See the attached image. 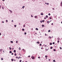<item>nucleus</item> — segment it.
Masks as SVG:
<instances>
[{"label":"nucleus","mask_w":62,"mask_h":62,"mask_svg":"<svg viewBox=\"0 0 62 62\" xmlns=\"http://www.w3.org/2000/svg\"><path fill=\"white\" fill-rule=\"evenodd\" d=\"M2 9H4V8L3 7H2Z\"/></svg>","instance_id":"33"},{"label":"nucleus","mask_w":62,"mask_h":62,"mask_svg":"<svg viewBox=\"0 0 62 62\" xmlns=\"http://www.w3.org/2000/svg\"><path fill=\"white\" fill-rule=\"evenodd\" d=\"M44 21H45V20H43L42 21V22H43V23H44Z\"/></svg>","instance_id":"29"},{"label":"nucleus","mask_w":62,"mask_h":62,"mask_svg":"<svg viewBox=\"0 0 62 62\" xmlns=\"http://www.w3.org/2000/svg\"><path fill=\"white\" fill-rule=\"evenodd\" d=\"M23 26L24 27H25V25H23Z\"/></svg>","instance_id":"21"},{"label":"nucleus","mask_w":62,"mask_h":62,"mask_svg":"<svg viewBox=\"0 0 62 62\" xmlns=\"http://www.w3.org/2000/svg\"><path fill=\"white\" fill-rule=\"evenodd\" d=\"M2 51V49H0V52H1Z\"/></svg>","instance_id":"22"},{"label":"nucleus","mask_w":62,"mask_h":62,"mask_svg":"<svg viewBox=\"0 0 62 62\" xmlns=\"http://www.w3.org/2000/svg\"><path fill=\"white\" fill-rule=\"evenodd\" d=\"M47 23H50V22L49 21H47Z\"/></svg>","instance_id":"20"},{"label":"nucleus","mask_w":62,"mask_h":62,"mask_svg":"<svg viewBox=\"0 0 62 62\" xmlns=\"http://www.w3.org/2000/svg\"><path fill=\"white\" fill-rule=\"evenodd\" d=\"M53 51L54 52H55V51H56V50H55V49H54L53 50Z\"/></svg>","instance_id":"17"},{"label":"nucleus","mask_w":62,"mask_h":62,"mask_svg":"<svg viewBox=\"0 0 62 62\" xmlns=\"http://www.w3.org/2000/svg\"><path fill=\"white\" fill-rule=\"evenodd\" d=\"M9 48L10 49L9 50H11V48H10V47H9Z\"/></svg>","instance_id":"37"},{"label":"nucleus","mask_w":62,"mask_h":62,"mask_svg":"<svg viewBox=\"0 0 62 62\" xmlns=\"http://www.w3.org/2000/svg\"><path fill=\"white\" fill-rule=\"evenodd\" d=\"M43 47H41V49H43Z\"/></svg>","instance_id":"58"},{"label":"nucleus","mask_w":62,"mask_h":62,"mask_svg":"<svg viewBox=\"0 0 62 62\" xmlns=\"http://www.w3.org/2000/svg\"><path fill=\"white\" fill-rule=\"evenodd\" d=\"M35 30H37V31L38 30V28H36L35 29Z\"/></svg>","instance_id":"12"},{"label":"nucleus","mask_w":62,"mask_h":62,"mask_svg":"<svg viewBox=\"0 0 62 62\" xmlns=\"http://www.w3.org/2000/svg\"><path fill=\"white\" fill-rule=\"evenodd\" d=\"M15 56H16V55H16V53H15Z\"/></svg>","instance_id":"32"},{"label":"nucleus","mask_w":62,"mask_h":62,"mask_svg":"<svg viewBox=\"0 0 62 62\" xmlns=\"http://www.w3.org/2000/svg\"><path fill=\"white\" fill-rule=\"evenodd\" d=\"M59 40L58 41L57 43H59Z\"/></svg>","instance_id":"42"},{"label":"nucleus","mask_w":62,"mask_h":62,"mask_svg":"<svg viewBox=\"0 0 62 62\" xmlns=\"http://www.w3.org/2000/svg\"><path fill=\"white\" fill-rule=\"evenodd\" d=\"M10 42H11V43H13V41H10Z\"/></svg>","instance_id":"23"},{"label":"nucleus","mask_w":62,"mask_h":62,"mask_svg":"<svg viewBox=\"0 0 62 62\" xmlns=\"http://www.w3.org/2000/svg\"><path fill=\"white\" fill-rule=\"evenodd\" d=\"M23 51L24 52H25V50H24Z\"/></svg>","instance_id":"41"},{"label":"nucleus","mask_w":62,"mask_h":62,"mask_svg":"<svg viewBox=\"0 0 62 62\" xmlns=\"http://www.w3.org/2000/svg\"><path fill=\"white\" fill-rule=\"evenodd\" d=\"M50 31H51L50 30H49L48 31V32H50Z\"/></svg>","instance_id":"27"},{"label":"nucleus","mask_w":62,"mask_h":62,"mask_svg":"<svg viewBox=\"0 0 62 62\" xmlns=\"http://www.w3.org/2000/svg\"><path fill=\"white\" fill-rule=\"evenodd\" d=\"M52 25H53V23H52Z\"/></svg>","instance_id":"60"},{"label":"nucleus","mask_w":62,"mask_h":62,"mask_svg":"<svg viewBox=\"0 0 62 62\" xmlns=\"http://www.w3.org/2000/svg\"><path fill=\"white\" fill-rule=\"evenodd\" d=\"M3 60V58H1V60Z\"/></svg>","instance_id":"19"},{"label":"nucleus","mask_w":62,"mask_h":62,"mask_svg":"<svg viewBox=\"0 0 62 62\" xmlns=\"http://www.w3.org/2000/svg\"><path fill=\"white\" fill-rule=\"evenodd\" d=\"M55 43L54 42H53V44H54Z\"/></svg>","instance_id":"35"},{"label":"nucleus","mask_w":62,"mask_h":62,"mask_svg":"<svg viewBox=\"0 0 62 62\" xmlns=\"http://www.w3.org/2000/svg\"><path fill=\"white\" fill-rule=\"evenodd\" d=\"M61 23H62V22H61Z\"/></svg>","instance_id":"64"},{"label":"nucleus","mask_w":62,"mask_h":62,"mask_svg":"<svg viewBox=\"0 0 62 62\" xmlns=\"http://www.w3.org/2000/svg\"><path fill=\"white\" fill-rule=\"evenodd\" d=\"M28 57H30V56L29 55V56H28Z\"/></svg>","instance_id":"48"},{"label":"nucleus","mask_w":62,"mask_h":62,"mask_svg":"<svg viewBox=\"0 0 62 62\" xmlns=\"http://www.w3.org/2000/svg\"><path fill=\"white\" fill-rule=\"evenodd\" d=\"M50 45H52V43H50Z\"/></svg>","instance_id":"10"},{"label":"nucleus","mask_w":62,"mask_h":62,"mask_svg":"<svg viewBox=\"0 0 62 62\" xmlns=\"http://www.w3.org/2000/svg\"><path fill=\"white\" fill-rule=\"evenodd\" d=\"M12 22H13V20H12Z\"/></svg>","instance_id":"49"},{"label":"nucleus","mask_w":62,"mask_h":62,"mask_svg":"<svg viewBox=\"0 0 62 62\" xmlns=\"http://www.w3.org/2000/svg\"><path fill=\"white\" fill-rule=\"evenodd\" d=\"M21 58V57L20 56L19 57V58Z\"/></svg>","instance_id":"61"},{"label":"nucleus","mask_w":62,"mask_h":62,"mask_svg":"<svg viewBox=\"0 0 62 62\" xmlns=\"http://www.w3.org/2000/svg\"><path fill=\"white\" fill-rule=\"evenodd\" d=\"M2 22L3 23H4V22L2 21Z\"/></svg>","instance_id":"56"},{"label":"nucleus","mask_w":62,"mask_h":62,"mask_svg":"<svg viewBox=\"0 0 62 62\" xmlns=\"http://www.w3.org/2000/svg\"><path fill=\"white\" fill-rule=\"evenodd\" d=\"M48 38H50V39H51V38H52V37H50V36H49Z\"/></svg>","instance_id":"18"},{"label":"nucleus","mask_w":62,"mask_h":62,"mask_svg":"<svg viewBox=\"0 0 62 62\" xmlns=\"http://www.w3.org/2000/svg\"><path fill=\"white\" fill-rule=\"evenodd\" d=\"M34 17L35 18H37V16H34Z\"/></svg>","instance_id":"7"},{"label":"nucleus","mask_w":62,"mask_h":62,"mask_svg":"<svg viewBox=\"0 0 62 62\" xmlns=\"http://www.w3.org/2000/svg\"><path fill=\"white\" fill-rule=\"evenodd\" d=\"M25 7V6H23V7H22V8L23 9Z\"/></svg>","instance_id":"13"},{"label":"nucleus","mask_w":62,"mask_h":62,"mask_svg":"<svg viewBox=\"0 0 62 62\" xmlns=\"http://www.w3.org/2000/svg\"><path fill=\"white\" fill-rule=\"evenodd\" d=\"M20 47L19 48V50H21V49H20Z\"/></svg>","instance_id":"54"},{"label":"nucleus","mask_w":62,"mask_h":62,"mask_svg":"<svg viewBox=\"0 0 62 62\" xmlns=\"http://www.w3.org/2000/svg\"><path fill=\"white\" fill-rule=\"evenodd\" d=\"M49 60V61H50V59H48Z\"/></svg>","instance_id":"52"},{"label":"nucleus","mask_w":62,"mask_h":62,"mask_svg":"<svg viewBox=\"0 0 62 62\" xmlns=\"http://www.w3.org/2000/svg\"><path fill=\"white\" fill-rule=\"evenodd\" d=\"M38 58H40V57H38Z\"/></svg>","instance_id":"53"},{"label":"nucleus","mask_w":62,"mask_h":62,"mask_svg":"<svg viewBox=\"0 0 62 62\" xmlns=\"http://www.w3.org/2000/svg\"><path fill=\"white\" fill-rule=\"evenodd\" d=\"M49 19H52V18H51V17H49Z\"/></svg>","instance_id":"46"},{"label":"nucleus","mask_w":62,"mask_h":62,"mask_svg":"<svg viewBox=\"0 0 62 62\" xmlns=\"http://www.w3.org/2000/svg\"><path fill=\"white\" fill-rule=\"evenodd\" d=\"M52 20H51L49 22H52Z\"/></svg>","instance_id":"50"},{"label":"nucleus","mask_w":62,"mask_h":62,"mask_svg":"<svg viewBox=\"0 0 62 62\" xmlns=\"http://www.w3.org/2000/svg\"><path fill=\"white\" fill-rule=\"evenodd\" d=\"M60 6H62V2H61Z\"/></svg>","instance_id":"6"},{"label":"nucleus","mask_w":62,"mask_h":62,"mask_svg":"<svg viewBox=\"0 0 62 62\" xmlns=\"http://www.w3.org/2000/svg\"><path fill=\"white\" fill-rule=\"evenodd\" d=\"M60 50H61V49H62V48L61 47H60Z\"/></svg>","instance_id":"31"},{"label":"nucleus","mask_w":62,"mask_h":62,"mask_svg":"<svg viewBox=\"0 0 62 62\" xmlns=\"http://www.w3.org/2000/svg\"><path fill=\"white\" fill-rule=\"evenodd\" d=\"M53 62H55V60H53Z\"/></svg>","instance_id":"28"},{"label":"nucleus","mask_w":62,"mask_h":62,"mask_svg":"<svg viewBox=\"0 0 62 62\" xmlns=\"http://www.w3.org/2000/svg\"><path fill=\"white\" fill-rule=\"evenodd\" d=\"M37 43H38V44H39V41H38L37 42Z\"/></svg>","instance_id":"15"},{"label":"nucleus","mask_w":62,"mask_h":62,"mask_svg":"<svg viewBox=\"0 0 62 62\" xmlns=\"http://www.w3.org/2000/svg\"><path fill=\"white\" fill-rule=\"evenodd\" d=\"M12 53V52H11V51H9V53H10H10Z\"/></svg>","instance_id":"25"},{"label":"nucleus","mask_w":62,"mask_h":62,"mask_svg":"<svg viewBox=\"0 0 62 62\" xmlns=\"http://www.w3.org/2000/svg\"><path fill=\"white\" fill-rule=\"evenodd\" d=\"M45 57H47V56L46 55L45 56Z\"/></svg>","instance_id":"51"},{"label":"nucleus","mask_w":62,"mask_h":62,"mask_svg":"<svg viewBox=\"0 0 62 62\" xmlns=\"http://www.w3.org/2000/svg\"><path fill=\"white\" fill-rule=\"evenodd\" d=\"M1 33H0V36H1Z\"/></svg>","instance_id":"55"},{"label":"nucleus","mask_w":62,"mask_h":62,"mask_svg":"<svg viewBox=\"0 0 62 62\" xmlns=\"http://www.w3.org/2000/svg\"><path fill=\"white\" fill-rule=\"evenodd\" d=\"M24 34L25 35H26V32H25L24 33Z\"/></svg>","instance_id":"30"},{"label":"nucleus","mask_w":62,"mask_h":62,"mask_svg":"<svg viewBox=\"0 0 62 62\" xmlns=\"http://www.w3.org/2000/svg\"><path fill=\"white\" fill-rule=\"evenodd\" d=\"M46 51H48V50H49V48H48V49H47L46 48Z\"/></svg>","instance_id":"9"},{"label":"nucleus","mask_w":62,"mask_h":62,"mask_svg":"<svg viewBox=\"0 0 62 62\" xmlns=\"http://www.w3.org/2000/svg\"><path fill=\"white\" fill-rule=\"evenodd\" d=\"M16 58H18V57H16Z\"/></svg>","instance_id":"62"},{"label":"nucleus","mask_w":62,"mask_h":62,"mask_svg":"<svg viewBox=\"0 0 62 62\" xmlns=\"http://www.w3.org/2000/svg\"><path fill=\"white\" fill-rule=\"evenodd\" d=\"M12 55H13V53H11Z\"/></svg>","instance_id":"43"},{"label":"nucleus","mask_w":62,"mask_h":62,"mask_svg":"<svg viewBox=\"0 0 62 62\" xmlns=\"http://www.w3.org/2000/svg\"><path fill=\"white\" fill-rule=\"evenodd\" d=\"M41 15H43V14L41 13Z\"/></svg>","instance_id":"24"},{"label":"nucleus","mask_w":62,"mask_h":62,"mask_svg":"<svg viewBox=\"0 0 62 62\" xmlns=\"http://www.w3.org/2000/svg\"><path fill=\"white\" fill-rule=\"evenodd\" d=\"M45 4H46V5H49V3H45Z\"/></svg>","instance_id":"2"},{"label":"nucleus","mask_w":62,"mask_h":62,"mask_svg":"<svg viewBox=\"0 0 62 62\" xmlns=\"http://www.w3.org/2000/svg\"><path fill=\"white\" fill-rule=\"evenodd\" d=\"M44 19H46V17H45L44 18Z\"/></svg>","instance_id":"59"},{"label":"nucleus","mask_w":62,"mask_h":62,"mask_svg":"<svg viewBox=\"0 0 62 62\" xmlns=\"http://www.w3.org/2000/svg\"><path fill=\"white\" fill-rule=\"evenodd\" d=\"M52 9H53V10H54V8H52Z\"/></svg>","instance_id":"39"},{"label":"nucleus","mask_w":62,"mask_h":62,"mask_svg":"<svg viewBox=\"0 0 62 62\" xmlns=\"http://www.w3.org/2000/svg\"><path fill=\"white\" fill-rule=\"evenodd\" d=\"M9 11H10L11 13H12V11H11V10H9Z\"/></svg>","instance_id":"3"},{"label":"nucleus","mask_w":62,"mask_h":62,"mask_svg":"<svg viewBox=\"0 0 62 62\" xmlns=\"http://www.w3.org/2000/svg\"><path fill=\"white\" fill-rule=\"evenodd\" d=\"M31 17H33V16H31Z\"/></svg>","instance_id":"63"},{"label":"nucleus","mask_w":62,"mask_h":62,"mask_svg":"<svg viewBox=\"0 0 62 62\" xmlns=\"http://www.w3.org/2000/svg\"><path fill=\"white\" fill-rule=\"evenodd\" d=\"M14 26L15 27H16V25H14Z\"/></svg>","instance_id":"26"},{"label":"nucleus","mask_w":62,"mask_h":62,"mask_svg":"<svg viewBox=\"0 0 62 62\" xmlns=\"http://www.w3.org/2000/svg\"><path fill=\"white\" fill-rule=\"evenodd\" d=\"M31 58L32 59H35V58H34V57L32 56H31Z\"/></svg>","instance_id":"1"},{"label":"nucleus","mask_w":62,"mask_h":62,"mask_svg":"<svg viewBox=\"0 0 62 62\" xmlns=\"http://www.w3.org/2000/svg\"><path fill=\"white\" fill-rule=\"evenodd\" d=\"M18 43V41H16V43Z\"/></svg>","instance_id":"45"},{"label":"nucleus","mask_w":62,"mask_h":62,"mask_svg":"<svg viewBox=\"0 0 62 62\" xmlns=\"http://www.w3.org/2000/svg\"><path fill=\"white\" fill-rule=\"evenodd\" d=\"M20 62H22V60H20V61H19Z\"/></svg>","instance_id":"47"},{"label":"nucleus","mask_w":62,"mask_h":62,"mask_svg":"<svg viewBox=\"0 0 62 62\" xmlns=\"http://www.w3.org/2000/svg\"><path fill=\"white\" fill-rule=\"evenodd\" d=\"M16 52V50H15L14 51V53H15Z\"/></svg>","instance_id":"14"},{"label":"nucleus","mask_w":62,"mask_h":62,"mask_svg":"<svg viewBox=\"0 0 62 62\" xmlns=\"http://www.w3.org/2000/svg\"><path fill=\"white\" fill-rule=\"evenodd\" d=\"M57 39H58V40H60V38H58Z\"/></svg>","instance_id":"4"},{"label":"nucleus","mask_w":62,"mask_h":62,"mask_svg":"<svg viewBox=\"0 0 62 62\" xmlns=\"http://www.w3.org/2000/svg\"><path fill=\"white\" fill-rule=\"evenodd\" d=\"M48 15L50 16V15H51V14L50 13L48 14Z\"/></svg>","instance_id":"34"},{"label":"nucleus","mask_w":62,"mask_h":62,"mask_svg":"<svg viewBox=\"0 0 62 62\" xmlns=\"http://www.w3.org/2000/svg\"><path fill=\"white\" fill-rule=\"evenodd\" d=\"M24 49H22V50H23V51H24Z\"/></svg>","instance_id":"57"},{"label":"nucleus","mask_w":62,"mask_h":62,"mask_svg":"<svg viewBox=\"0 0 62 62\" xmlns=\"http://www.w3.org/2000/svg\"><path fill=\"white\" fill-rule=\"evenodd\" d=\"M50 49H53V47L51 46V47H50Z\"/></svg>","instance_id":"16"},{"label":"nucleus","mask_w":62,"mask_h":62,"mask_svg":"<svg viewBox=\"0 0 62 62\" xmlns=\"http://www.w3.org/2000/svg\"><path fill=\"white\" fill-rule=\"evenodd\" d=\"M22 31H24V29H22Z\"/></svg>","instance_id":"11"},{"label":"nucleus","mask_w":62,"mask_h":62,"mask_svg":"<svg viewBox=\"0 0 62 62\" xmlns=\"http://www.w3.org/2000/svg\"><path fill=\"white\" fill-rule=\"evenodd\" d=\"M40 23H42V21H40Z\"/></svg>","instance_id":"44"},{"label":"nucleus","mask_w":62,"mask_h":62,"mask_svg":"<svg viewBox=\"0 0 62 62\" xmlns=\"http://www.w3.org/2000/svg\"><path fill=\"white\" fill-rule=\"evenodd\" d=\"M11 60L12 61H13V59H11Z\"/></svg>","instance_id":"40"},{"label":"nucleus","mask_w":62,"mask_h":62,"mask_svg":"<svg viewBox=\"0 0 62 62\" xmlns=\"http://www.w3.org/2000/svg\"><path fill=\"white\" fill-rule=\"evenodd\" d=\"M6 21L7 23H8V21L7 20H6Z\"/></svg>","instance_id":"36"},{"label":"nucleus","mask_w":62,"mask_h":62,"mask_svg":"<svg viewBox=\"0 0 62 62\" xmlns=\"http://www.w3.org/2000/svg\"><path fill=\"white\" fill-rule=\"evenodd\" d=\"M46 18H48V16L47 15L46 16Z\"/></svg>","instance_id":"5"},{"label":"nucleus","mask_w":62,"mask_h":62,"mask_svg":"<svg viewBox=\"0 0 62 62\" xmlns=\"http://www.w3.org/2000/svg\"><path fill=\"white\" fill-rule=\"evenodd\" d=\"M45 26H44V25H42V27H44Z\"/></svg>","instance_id":"8"},{"label":"nucleus","mask_w":62,"mask_h":62,"mask_svg":"<svg viewBox=\"0 0 62 62\" xmlns=\"http://www.w3.org/2000/svg\"><path fill=\"white\" fill-rule=\"evenodd\" d=\"M39 46H41V44H40Z\"/></svg>","instance_id":"38"}]
</instances>
